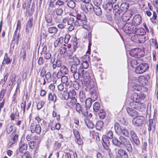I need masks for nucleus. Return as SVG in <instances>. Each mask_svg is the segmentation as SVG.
Masks as SVG:
<instances>
[{"label": "nucleus", "mask_w": 158, "mask_h": 158, "mask_svg": "<svg viewBox=\"0 0 158 158\" xmlns=\"http://www.w3.org/2000/svg\"><path fill=\"white\" fill-rule=\"evenodd\" d=\"M75 18H76V20L74 23V26L77 27H81L88 31L91 30L90 27L87 24V19L84 14H82Z\"/></svg>", "instance_id": "obj_1"}, {"label": "nucleus", "mask_w": 158, "mask_h": 158, "mask_svg": "<svg viewBox=\"0 0 158 158\" xmlns=\"http://www.w3.org/2000/svg\"><path fill=\"white\" fill-rule=\"evenodd\" d=\"M128 139H126L124 137L120 136L119 139L115 137H114L112 139V142L113 144L118 147H121L122 145H124L128 141Z\"/></svg>", "instance_id": "obj_2"}, {"label": "nucleus", "mask_w": 158, "mask_h": 158, "mask_svg": "<svg viewBox=\"0 0 158 158\" xmlns=\"http://www.w3.org/2000/svg\"><path fill=\"white\" fill-rule=\"evenodd\" d=\"M76 111L79 114L81 113L84 117H87L88 112L84 104L81 105L79 103H76L75 106Z\"/></svg>", "instance_id": "obj_3"}, {"label": "nucleus", "mask_w": 158, "mask_h": 158, "mask_svg": "<svg viewBox=\"0 0 158 158\" xmlns=\"http://www.w3.org/2000/svg\"><path fill=\"white\" fill-rule=\"evenodd\" d=\"M86 75H84L83 76V84L87 87L94 86V82L93 81H91L90 78L88 73H86Z\"/></svg>", "instance_id": "obj_4"}, {"label": "nucleus", "mask_w": 158, "mask_h": 158, "mask_svg": "<svg viewBox=\"0 0 158 158\" xmlns=\"http://www.w3.org/2000/svg\"><path fill=\"white\" fill-rule=\"evenodd\" d=\"M149 66L147 63H142L139 64L135 68V73L141 74L145 72L148 69Z\"/></svg>", "instance_id": "obj_5"}, {"label": "nucleus", "mask_w": 158, "mask_h": 158, "mask_svg": "<svg viewBox=\"0 0 158 158\" xmlns=\"http://www.w3.org/2000/svg\"><path fill=\"white\" fill-rule=\"evenodd\" d=\"M144 120L145 118L143 116H137L133 119L132 123L135 126L139 127L143 124Z\"/></svg>", "instance_id": "obj_6"}, {"label": "nucleus", "mask_w": 158, "mask_h": 158, "mask_svg": "<svg viewBox=\"0 0 158 158\" xmlns=\"http://www.w3.org/2000/svg\"><path fill=\"white\" fill-rule=\"evenodd\" d=\"M130 140L132 143L138 145L140 143V142L136 133L133 130L130 131Z\"/></svg>", "instance_id": "obj_7"}, {"label": "nucleus", "mask_w": 158, "mask_h": 158, "mask_svg": "<svg viewBox=\"0 0 158 158\" xmlns=\"http://www.w3.org/2000/svg\"><path fill=\"white\" fill-rule=\"evenodd\" d=\"M130 106L137 110L142 111L144 109V105L142 103L139 102H131L130 103Z\"/></svg>", "instance_id": "obj_8"}, {"label": "nucleus", "mask_w": 158, "mask_h": 158, "mask_svg": "<svg viewBox=\"0 0 158 158\" xmlns=\"http://www.w3.org/2000/svg\"><path fill=\"white\" fill-rule=\"evenodd\" d=\"M73 132L75 138H76V142L79 145H81L83 143L82 139L78 131L75 129H73Z\"/></svg>", "instance_id": "obj_9"}, {"label": "nucleus", "mask_w": 158, "mask_h": 158, "mask_svg": "<svg viewBox=\"0 0 158 158\" xmlns=\"http://www.w3.org/2000/svg\"><path fill=\"white\" fill-rule=\"evenodd\" d=\"M30 129L32 133L35 132L37 134H39L41 131V127L39 124H36L34 123H31Z\"/></svg>", "instance_id": "obj_10"}, {"label": "nucleus", "mask_w": 158, "mask_h": 158, "mask_svg": "<svg viewBox=\"0 0 158 158\" xmlns=\"http://www.w3.org/2000/svg\"><path fill=\"white\" fill-rule=\"evenodd\" d=\"M103 143L102 145L107 150L108 153L110 152V149L109 148L110 145V142L108 138H107L106 135H103L102 137Z\"/></svg>", "instance_id": "obj_11"}, {"label": "nucleus", "mask_w": 158, "mask_h": 158, "mask_svg": "<svg viewBox=\"0 0 158 158\" xmlns=\"http://www.w3.org/2000/svg\"><path fill=\"white\" fill-rule=\"evenodd\" d=\"M33 18H30L27 22L26 26L25 32L27 34H28L31 31L33 26Z\"/></svg>", "instance_id": "obj_12"}, {"label": "nucleus", "mask_w": 158, "mask_h": 158, "mask_svg": "<svg viewBox=\"0 0 158 158\" xmlns=\"http://www.w3.org/2000/svg\"><path fill=\"white\" fill-rule=\"evenodd\" d=\"M141 17L140 15L138 14L134 16L132 23L134 26H136L139 25L141 23Z\"/></svg>", "instance_id": "obj_13"}, {"label": "nucleus", "mask_w": 158, "mask_h": 158, "mask_svg": "<svg viewBox=\"0 0 158 158\" xmlns=\"http://www.w3.org/2000/svg\"><path fill=\"white\" fill-rule=\"evenodd\" d=\"M42 53L44 55V56L46 60H48L51 58V54L50 51L47 50V47L44 46L43 47L42 51Z\"/></svg>", "instance_id": "obj_14"}, {"label": "nucleus", "mask_w": 158, "mask_h": 158, "mask_svg": "<svg viewBox=\"0 0 158 158\" xmlns=\"http://www.w3.org/2000/svg\"><path fill=\"white\" fill-rule=\"evenodd\" d=\"M88 89H89L90 93L92 96V98L94 100H97L98 98V94L94 87V86L93 87H87Z\"/></svg>", "instance_id": "obj_15"}, {"label": "nucleus", "mask_w": 158, "mask_h": 158, "mask_svg": "<svg viewBox=\"0 0 158 158\" xmlns=\"http://www.w3.org/2000/svg\"><path fill=\"white\" fill-rule=\"evenodd\" d=\"M148 76H140L138 78V82L140 85H145L148 82Z\"/></svg>", "instance_id": "obj_16"}, {"label": "nucleus", "mask_w": 158, "mask_h": 158, "mask_svg": "<svg viewBox=\"0 0 158 158\" xmlns=\"http://www.w3.org/2000/svg\"><path fill=\"white\" fill-rule=\"evenodd\" d=\"M27 148V144L26 143L19 144V147L17 151L21 154H24L26 152Z\"/></svg>", "instance_id": "obj_17"}, {"label": "nucleus", "mask_w": 158, "mask_h": 158, "mask_svg": "<svg viewBox=\"0 0 158 158\" xmlns=\"http://www.w3.org/2000/svg\"><path fill=\"white\" fill-rule=\"evenodd\" d=\"M140 50L141 49L139 48L133 49L130 51V55L133 57H139L140 56V53L139 52Z\"/></svg>", "instance_id": "obj_18"}, {"label": "nucleus", "mask_w": 158, "mask_h": 158, "mask_svg": "<svg viewBox=\"0 0 158 158\" xmlns=\"http://www.w3.org/2000/svg\"><path fill=\"white\" fill-rule=\"evenodd\" d=\"M132 26L131 24L126 23L123 27L124 32L127 34H129L133 32Z\"/></svg>", "instance_id": "obj_19"}, {"label": "nucleus", "mask_w": 158, "mask_h": 158, "mask_svg": "<svg viewBox=\"0 0 158 158\" xmlns=\"http://www.w3.org/2000/svg\"><path fill=\"white\" fill-rule=\"evenodd\" d=\"M83 62L82 63V65L85 69L88 68L89 64L88 62L89 61V56L88 55H85L83 56Z\"/></svg>", "instance_id": "obj_20"}, {"label": "nucleus", "mask_w": 158, "mask_h": 158, "mask_svg": "<svg viewBox=\"0 0 158 158\" xmlns=\"http://www.w3.org/2000/svg\"><path fill=\"white\" fill-rule=\"evenodd\" d=\"M132 15L127 12H126L123 14L122 16V20L123 22H127L131 18Z\"/></svg>", "instance_id": "obj_21"}, {"label": "nucleus", "mask_w": 158, "mask_h": 158, "mask_svg": "<svg viewBox=\"0 0 158 158\" xmlns=\"http://www.w3.org/2000/svg\"><path fill=\"white\" fill-rule=\"evenodd\" d=\"M127 110L128 114L131 116H136L137 114V112L132 108L127 107Z\"/></svg>", "instance_id": "obj_22"}, {"label": "nucleus", "mask_w": 158, "mask_h": 158, "mask_svg": "<svg viewBox=\"0 0 158 158\" xmlns=\"http://www.w3.org/2000/svg\"><path fill=\"white\" fill-rule=\"evenodd\" d=\"M70 100H68L67 102V104L68 106L72 108L74 105H75L77 102V100L75 98H70Z\"/></svg>", "instance_id": "obj_23"}, {"label": "nucleus", "mask_w": 158, "mask_h": 158, "mask_svg": "<svg viewBox=\"0 0 158 158\" xmlns=\"http://www.w3.org/2000/svg\"><path fill=\"white\" fill-rule=\"evenodd\" d=\"M48 100L55 103L56 100V96L53 92H50L48 94Z\"/></svg>", "instance_id": "obj_24"}, {"label": "nucleus", "mask_w": 158, "mask_h": 158, "mask_svg": "<svg viewBox=\"0 0 158 158\" xmlns=\"http://www.w3.org/2000/svg\"><path fill=\"white\" fill-rule=\"evenodd\" d=\"M19 32H15L12 42V43L14 42V44H16L17 45L18 44V42L19 38Z\"/></svg>", "instance_id": "obj_25"}, {"label": "nucleus", "mask_w": 158, "mask_h": 158, "mask_svg": "<svg viewBox=\"0 0 158 158\" xmlns=\"http://www.w3.org/2000/svg\"><path fill=\"white\" fill-rule=\"evenodd\" d=\"M113 4L110 2H108L107 3L103 5V7L104 9L106 10H110L113 8Z\"/></svg>", "instance_id": "obj_26"}, {"label": "nucleus", "mask_w": 158, "mask_h": 158, "mask_svg": "<svg viewBox=\"0 0 158 158\" xmlns=\"http://www.w3.org/2000/svg\"><path fill=\"white\" fill-rule=\"evenodd\" d=\"M93 12L98 16L101 15L102 13V11L100 6H94L93 8Z\"/></svg>", "instance_id": "obj_27"}, {"label": "nucleus", "mask_w": 158, "mask_h": 158, "mask_svg": "<svg viewBox=\"0 0 158 158\" xmlns=\"http://www.w3.org/2000/svg\"><path fill=\"white\" fill-rule=\"evenodd\" d=\"M135 31V34L139 35L141 37L145 33V30L143 28H140L136 29Z\"/></svg>", "instance_id": "obj_28"}, {"label": "nucleus", "mask_w": 158, "mask_h": 158, "mask_svg": "<svg viewBox=\"0 0 158 158\" xmlns=\"http://www.w3.org/2000/svg\"><path fill=\"white\" fill-rule=\"evenodd\" d=\"M59 71L61 74L64 75L68 74L69 72L67 68L64 65H62L60 68Z\"/></svg>", "instance_id": "obj_29"}, {"label": "nucleus", "mask_w": 158, "mask_h": 158, "mask_svg": "<svg viewBox=\"0 0 158 158\" xmlns=\"http://www.w3.org/2000/svg\"><path fill=\"white\" fill-rule=\"evenodd\" d=\"M140 35L136 34L131 36V40L135 42L140 43L141 42L140 40Z\"/></svg>", "instance_id": "obj_30"}, {"label": "nucleus", "mask_w": 158, "mask_h": 158, "mask_svg": "<svg viewBox=\"0 0 158 158\" xmlns=\"http://www.w3.org/2000/svg\"><path fill=\"white\" fill-rule=\"evenodd\" d=\"M131 99L133 100V102H139L140 98L136 93H134L131 96Z\"/></svg>", "instance_id": "obj_31"}, {"label": "nucleus", "mask_w": 158, "mask_h": 158, "mask_svg": "<svg viewBox=\"0 0 158 158\" xmlns=\"http://www.w3.org/2000/svg\"><path fill=\"white\" fill-rule=\"evenodd\" d=\"M123 11L120 9L118 10H116L115 12H114L115 18H117V19H118L122 17V15H123L122 13Z\"/></svg>", "instance_id": "obj_32"}, {"label": "nucleus", "mask_w": 158, "mask_h": 158, "mask_svg": "<svg viewBox=\"0 0 158 158\" xmlns=\"http://www.w3.org/2000/svg\"><path fill=\"white\" fill-rule=\"evenodd\" d=\"M85 6L88 11L91 13L93 12V8H94V6H93L91 3L89 2L87 4H85Z\"/></svg>", "instance_id": "obj_33"}, {"label": "nucleus", "mask_w": 158, "mask_h": 158, "mask_svg": "<svg viewBox=\"0 0 158 158\" xmlns=\"http://www.w3.org/2000/svg\"><path fill=\"white\" fill-rule=\"evenodd\" d=\"M61 82L64 84H65V85L68 86L69 84V82L68 77L65 76L63 75L61 77Z\"/></svg>", "instance_id": "obj_34"}, {"label": "nucleus", "mask_w": 158, "mask_h": 158, "mask_svg": "<svg viewBox=\"0 0 158 158\" xmlns=\"http://www.w3.org/2000/svg\"><path fill=\"white\" fill-rule=\"evenodd\" d=\"M122 127H120L119 124L118 123H115L114 125L115 131L117 134H120V132Z\"/></svg>", "instance_id": "obj_35"}, {"label": "nucleus", "mask_w": 158, "mask_h": 158, "mask_svg": "<svg viewBox=\"0 0 158 158\" xmlns=\"http://www.w3.org/2000/svg\"><path fill=\"white\" fill-rule=\"evenodd\" d=\"M11 61L10 58L8 57L7 54L6 53L5 55L2 64L4 65L5 64H8L10 63Z\"/></svg>", "instance_id": "obj_36"}, {"label": "nucleus", "mask_w": 158, "mask_h": 158, "mask_svg": "<svg viewBox=\"0 0 158 158\" xmlns=\"http://www.w3.org/2000/svg\"><path fill=\"white\" fill-rule=\"evenodd\" d=\"M45 19L47 23L50 24L52 23V16L51 14L49 13L46 14L45 15Z\"/></svg>", "instance_id": "obj_37"}, {"label": "nucleus", "mask_w": 158, "mask_h": 158, "mask_svg": "<svg viewBox=\"0 0 158 158\" xmlns=\"http://www.w3.org/2000/svg\"><path fill=\"white\" fill-rule=\"evenodd\" d=\"M129 6L128 3H122L120 5V9L123 11V12L126 11L129 8Z\"/></svg>", "instance_id": "obj_38"}, {"label": "nucleus", "mask_w": 158, "mask_h": 158, "mask_svg": "<svg viewBox=\"0 0 158 158\" xmlns=\"http://www.w3.org/2000/svg\"><path fill=\"white\" fill-rule=\"evenodd\" d=\"M98 114L100 118L103 119L106 117V114L104 111L102 109H100L98 111Z\"/></svg>", "instance_id": "obj_39"}, {"label": "nucleus", "mask_w": 158, "mask_h": 158, "mask_svg": "<svg viewBox=\"0 0 158 158\" xmlns=\"http://www.w3.org/2000/svg\"><path fill=\"white\" fill-rule=\"evenodd\" d=\"M58 31L57 28L55 27H50L48 29V32L51 34H55Z\"/></svg>", "instance_id": "obj_40"}, {"label": "nucleus", "mask_w": 158, "mask_h": 158, "mask_svg": "<svg viewBox=\"0 0 158 158\" xmlns=\"http://www.w3.org/2000/svg\"><path fill=\"white\" fill-rule=\"evenodd\" d=\"M93 110L94 112H98L99 111L100 105L97 102H95L93 105Z\"/></svg>", "instance_id": "obj_41"}, {"label": "nucleus", "mask_w": 158, "mask_h": 158, "mask_svg": "<svg viewBox=\"0 0 158 158\" xmlns=\"http://www.w3.org/2000/svg\"><path fill=\"white\" fill-rule=\"evenodd\" d=\"M120 133H122L123 135L127 137H129L130 135L129 133L128 130L124 127H122L120 132Z\"/></svg>", "instance_id": "obj_42"}, {"label": "nucleus", "mask_w": 158, "mask_h": 158, "mask_svg": "<svg viewBox=\"0 0 158 158\" xmlns=\"http://www.w3.org/2000/svg\"><path fill=\"white\" fill-rule=\"evenodd\" d=\"M10 117L11 118V120H14L15 118H18L19 117V113L17 111H16L15 112L11 113Z\"/></svg>", "instance_id": "obj_43"}, {"label": "nucleus", "mask_w": 158, "mask_h": 158, "mask_svg": "<svg viewBox=\"0 0 158 158\" xmlns=\"http://www.w3.org/2000/svg\"><path fill=\"white\" fill-rule=\"evenodd\" d=\"M92 100L91 99L88 98L86 99L85 105L87 109H89L92 105Z\"/></svg>", "instance_id": "obj_44"}, {"label": "nucleus", "mask_w": 158, "mask_h": 158, "mask_svg": "<svg viewBox=\"0 0 158 158\" xmlns=\"http://www.w3.org/2000/svg\"><path fill=\"white\" fill-rule=\"evenodd\" d=\"M68 0H58L57 1L56 3L55 4L56 5H58L59 6H61V7H63V6L64 4L66 3Z\"/></svg>", "instance_id": "obj_45"}, {"label": "nucleus", "mask_w": 158, "mask_h": 158, "mask_svg": "<svg viewBox=\"0 0 158 158\" xmlns=\"http://www.w3.org/2000/svg\"><path fill=\"white\" fill-rule=\"evenodd\" d=\"M75 17H70L69 18L68 17L67 23L68 25H74V23L75 21V19H76V18H75Z\"/></svg>", "instance_id": "obj_46"}, {"label": "nucleus", "mask_w": 158, "mask_h": 158, "mask_svg": "<svg viewBox=\"0 0 158 158\" xmlns=\"http://www.w3.org/2000/svg\"><path fill=\"white\" fill-rule=\"evenodd\" d=\"M87 127L90 128L92 129L94 128V125L93 123L90 120H86L85 121Z\"/></svg>", "instance_id": "obj_47"}, {"label": "nucleus", "mask_w": 158, "mask_h": 158, "mask_svg": "<svg viewBox=\"0 0 158 158\" xmlns=\"http://www.w3.org/2000/svg\"><path fill=\"white\" fill-rule=\"evenodd\" d=\"M103 122L102 121H98L96 123V127L97 129L100 130L103 127Z\"/></svg>", "instance_id": "obj_48"}, {"label": "nucleus", "mask_w": 158, "mask_h": 158, "mask_svg": "<svg viewBox=\"0 0 158 158\" xmlns=\"http://www.w3.org/2000/svg\"><path fill=\"white\" fill-rule=\"evenodd\" d=\"M124 146L127 148V149L129 152H131L132 151V148L130 142L128 140Z\"/></svg>", "instance_id": "obj_49"}, {"label": "nucleus", "mask_w": 158, "mask_h": 158, "mask_svg": "<svg viewBox=\"0 0 158 158\" xmlns=\"http://www.w3.org/2000/svg\"><path fill=\"white\" fill-rule=\"evenodd\" d=\"M74 52L71 49H68V50L66 52V55L69 59H72V56Z\"/></svg>", "instance_id": "obj_50"}, {"label": "nucleus", "mask_w": 158, "mask_h": 158, "mask_svg": "<svg viewBox=\"0 0 158 158\" xmlns=\"http://www.w3.org/2000/svg\"><path fill=\"white\" fill-rule=\"evenodd\" d=\"M78 66L75 64H72L71 67L70 71L73 73L78 72L77 66Z\"/></svg>", "instance_id": "obj_51"}, {"label": "nucleus", "mask_w": 158, "mask_h": 158, "mask_svg": "<svg viewBox=\"0 0 158 158\" xmlns=\"http://www.w3.org/2000/svg\"><path fill=\"white\" fill-rule=\"evenodd\" d=\"M140 61V60L136 59L133 60L131 61V64L132 67H134V66L138 64Z\"/></svg>", "instance_id": "obj_52"}, {"label": "nucleus", "mask_w": 158, "mask_h": 158, "mask_svg": "<svg viewBox=\"0 0 158 158\" xmlns=\"http://www.w3.org/2000/svg\"><path fill=\"white\" fill-rule=\"evenodd\" d=\"M67 5L69 7L73 8L75 6V3L73 0H70L68 2Z\"/></svg>", "instance_id": "obj_53"}, {"label": "nucleus", "mask_w": 158, "mask_h": 158, "mask_svg": "<svg viewBox=\"0 0 158 158\" xmlns=\"http://www.w3.org/2000/svg\"><path fill=\"white\" fill-rule=\"evenodd\" d=\"M73 60V62L74 63L73 64L76 65L78 66L80 63V62L79 59L75 56H73L72 59Z\"/></svg>", "instance_id": "obj_54"}, {"label": "nucleus", "mask_w": 158, "mask_h": 158, "mask_svg": "<svg viewBox=\"0 0 158 158\" xmlns=\"http://www.w3.org/2000/svg\"><path fill=\"white\" fill-rule=\"evenodd\" d=\"M6 131L8 134L11 133L13 129V126L9 124H8L6 127Z\"/></svg>", "instance_id": "obj_55"}, {"label": "nucleus", "mask_w": 158, "mask_h": 158, "mask_svg": "<svg viewBox=\"0 0 158 158\" xmlns=\"http://www.w3.org/2000/svg\"><path fill=\"white\" fill-rule=\"evenodd\" d=\"M62 7H59L56 10V14L59 16H61L63 13Z\"/></svg>", "instance_id": "obj_56"}, {"label": "nucleus", "mask_w": 158, "mask_h": 158, "mask_svg": "<svg viewBox=\"0 0 158 158\" xmlns=\"http://www.w3.org/2000/svg\"><path fill=\"white\" fill-rule=\"evenodd\" d=\"M64 47H61V49H60V53L61 54H64L66 52L68 49L66 47L67 45L66 44H64Z\"/></svg>", "instance_id": "obj_57"}, {"label": "nucleus", "mask_w": 158, "mask_h": 158, "mask_svg": "<svg viewBox=\"0 0 158 158\" xmlns=\"http://www.w3.org/2000/svg\"><path fill=\"white\" fill-rule=\"evenodd\" d=\"M155 130V124H153L152 123H150L149 124L148 130L149 131L152 130V131H154Z\"/></svg>", "instance_id": "obj_58"}, {"label": "nucleus", "mask_w": 158, "mask_h": 158, "mask_svg": "<svg viewBox=\"0 0 158 158\" xmlns=\"http://www.w3.org/2000/svg\"><path fill=\"white\" fill-rule=\"evenodd\" d=\"M21 24L20 20H18L17 21L16 29L15 32L19 33L20 30L21 29Z\"/></svg>", "instance_id": "obj_59"}, {"label": "nucleus", "mask_w": 158, "mask_h": 158, "mask_svg": "<svg viewBox=\"0 0 158 158\" xmlns=\"http://www.w3.org/2000/svg\"><path fill=\"white\" fill-rule=\"evenodd\" d=\"M45 77L47 81H50L51 80L52 76L50 72H47L45 76Z\"/></svg>", "instance_id": "obj_60"}, {"label": "nucleus", "mask_w": 158, "mask_h": 158, "mask_svg": "<svg viewBox=\"0 0 158 158\" xmlns=\"http://www.w3.org/2000/svg\"><path fill=\"white\" fill-rule=\"evenodd\" d=\"M6 89H2L0 92V100L1 101L3 98L5 94H6Z\"/></svg>", "instance_id": "obj_61"}, {"label": "nucleus", "mask_w": 158, "mask_h": 158, "mask_svg": "<svg viewBox=\"0 0 158 158\" xmlns=\"http://www.w3.org/2000/svg\"><path fill=\"white\" fill-rule=\"evenodd\" d=\"M68 93L70 98H75L74 96H75L76 94V93L75 90H70Z\"/></svg>", "instance_id": "obj_62"}, {"label": "nucleus", "mask_w": 158, "mask_h": 158, "mask_svg": "<svg viewBox=\"0 0 158 158\" xmlns=\"http://www.w3.org/2000/svg\"><path fill=\"white\" fill-rule=\"evenodd\" d=\"M107 137V138H109L110 139H113V135L112 132L111 131H108L106 134V135Z\"/></svg>", "instance_id": "obj_63"}, {"label": "nucleus", "mask_w": 158, "mask_h": 158, "mask_svg": "<svg viewBox=\"0 0 158 158\" xmlns=\"http://www.w3.org/2000/svg\"><path fill=\"white\" fill-rule=\"evenodd\" d=\"M102 2V0H94V6H100Z\"/></svg>", "instance_id": "obj_64"}]
</instances>
